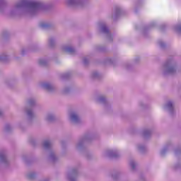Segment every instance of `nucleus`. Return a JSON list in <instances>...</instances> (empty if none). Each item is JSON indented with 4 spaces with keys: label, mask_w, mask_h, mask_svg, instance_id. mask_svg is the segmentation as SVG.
<instances>
[{
    "label": "nucleus",
    "mask_w": 181,
    "mask_h": 181,
    "mask_svg": "<svg viewBox=\"0 0 181 181\" xmlns=\"http://www.w3.org/2000/svg\"><path fill=\"white\" fill-rule=\"evenodd\" d=\"M50 145V141H49V140H45V141H44L45 148H49Z\"/></svg>",
    "instance_id": "f257e3e1"
},
{
    "label": "nucleus",
    "mask_w": 181,
    "mask_h": 181,
    "mask_svg": "<svg viewBox=\"0 0 181 181\" xmlns=\"http://www.w3.org/2000/svg\"><path fill=\"white\" fill-rule=\"evenodd\" d=\"M71 119L73 121H78V117L76 114H72Z\"/></svg>",
    "instance_id": "f03ea898"
},
{
    "label": "nucleus",
    "mask_w": 181,
    "mask_h": 181,
    "mask_svg": "<svg viewBox=\"0 0 181 181\" xmlns=\"http://www.w3.org/2000/svg\"><path fill=\"white\" fill-rule=\"evenodd\" d=\"M6 160V157L4 156V154H2L1 153V163H5Z\"/></svg>",
    "instance_id": "7ed1b4c3"
},
{
    "label": "nucleus",
    "mask_w": 181,
    "mask_h": 181,
    "mask_svg": "<svg viewBox=\"0 0 181 181\" xmlns=\"http://www.w3.org/2000/svg\"><path fill=\"white\" fill-rule=\"evenodd\" d=\"M66 51L72 53L73 52H74V49H73V47H67Z\"/></svg>",
    "instance_id": "20e7f679"
},
{
    "label": "nucleus",
    "mask_w": 181,
    "mask_h": 181,
    "mask_svg": "<svg viewBox=\"0 0 181 181\" xmlns=\"http://www.w3.org/2000/svg\"><path fill=\"white\" fill-rule=\"evenodd\" d=\"M103 32H109V30H108V29H107V28L106 26H103Z\"/></svg>",
    "instance_id": "39448f33"
},
{
    "label": "nucleus",
    "mask_w": 181,
    "mask_h": 181,
    "mask_svg": "<svg viewBox=\"0 0 181 181\" xmlns=\"http://www.w3.org/2000/svg\"><path fill=\"white\" fill-rule=\"evenodd\" d=\"M46 88H48V89H49V88H51V86H49V84H47V85L46 86Z\"/></svg>",
    "instance_id": "423d86ee"
},
{
    "label": "nucleus",
    "mask_w": 181,
    "mask_h": 181,
    "mask_svg": "<svg viewBox=\"0 0 181 181\" xmlns=\"http://www.w3.org/2000/svg\"><path fill=\"white\" fill-rule=\"evenodd\" d=\"M39 4H33V6H38Z\"/></svg>",
    "instance_id": "0eeeda50"
},
{
    "label": "nucleus",
    "mask_w": 181,
    "mask_h": 181,
    "mask_svg": "<svg viewBox=\"0 0 181 181\" xmlns=\"http://www.w3.org/2000/svg\"><path fill=\"white\" fill-rule=\"evenodd\" d=\"M28 115H32L31 111H28Z\"/></svg>",
    "instance_id": "6e6552de"
},
{
    "label": "nucleus",
    "mask_w": 181,
    "mask_h": 181,
    "mask_svg": "<svg viewBox=\"0 0 181 181\" xmlns=\"http://www.w3.org/2000/svg\"><path fill=\"white\" fill-rule=\"evenodd\" d=\"M132 167L133 168H134L135 165H134V163H132Z\"/></svg>",
    "instance_id": "1a4fd4ad"
},
{
    "label": "nucleus",
    "mask_w": 181,
    "mask_h": 181,
    "mask_svg": "<svg viewBox=\"0 0 181 181\" xmlns=\"http://www.w3.org/2000/svg\"><path fill=\"white\" fill-rule=\"evenodd\" d=\"M170 106H172V103H170L168 104V107H170Z\"/></svg>",
    "instance_id": "9d476101"
},
{
    "label": "nucleus",
    "mask_w": 181,
    "mask_h": 181,
    "mask_svg": "<svg viewBox=\"0 0 181 181\" xmlns=\"http://www.w3.org/2000/svg\"><path fill=\"white\" fill-rule=\"evenodd\" d=\"M170 71H172V69H170Z\"/></svg>",
    "instance_id": "9b49d317"
}]
</instances>
